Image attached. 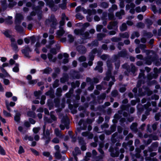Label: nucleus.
<instances>
[{
  "mask_svg": "<svg viewBox=\"0 0 161 161\" xmlns=\"http://www.w3.org/2000/svg\"><path fill=\"white\" fill-rule=\"evenodd\" d=\"M43 135L42 138L44 140H46V143L47 144L50 141L51 138L50 136V133L52 132V129L50 128L49 130L47 129L46 130V125L45 124L43 126Z\"/></svg>",
  "mask_w": 161,
  "mask_h": 161,
  "instance_id": "f257e3e1",
  "label": "nucleus"
},
{
  "mask_svg": "<svg viewBox=\"0 0 161 161\" xmlns=\"http://www.w3.org/2000/svg\"><path fill=\"white\" fill-rule=\"evenodd\" d=\"M45 22L46 24L47 25L52 23V24L51 25V26L52 27H54L56 24V20L53 15H52L49 19H47Z\"/></svg>",
  "mask_w": 161,
  "mask_h": 161,
  "instance_id": "f03ea898",
  "label": "nucleus"
},
{
  "mask_svg": "<svg viewBox=\"0 0 161 161\" xmlns=\"http://www.w3.org/2000/svg\"><path fill=\"white\" fill-rule=\"evenodd\" d=\"M69 123L67 121V119L64 118L61 120V124L60 125L59 127L61 130H62L64 129L65 127L67 129H68L69 128Z\"/></svg>",
  "mask_w": 161,
  "mask_h": 161,
  "instance_id": "7ed1b4c3",
  "label": "nucleus"
},
{
  "mask_svg": "<svg viewBox=\"0 0 161 161\" xmlns=\"http://www.w3.org/2000/svg\"><path fill=\"white\" fill-rule=\"evenodd\" d=\"M11 42V46L13 49L16 52L18 51V47L16 43L15 39L14 38H11L10 39Z\"/></svg>",
  "mask_w": 161,
  "mask_h": 161,
  "instance_id": "20e7f679",
  "label": "nucleus"
},
{
  "mask_svg": "<svg viewBox=\"0 0 161 161\" xmlns=\"http://www.w3.org/2000/svg\"><path fill=\"white\" fill-rule=\"evenodd\" d=\"M31 51V49L27 46L25 47V49L22 50V52L26 57L29 58L30 57L29 53Z\"/></svg>",
  "mask_w": 161,
  "mask_h": 161,
  "instance_id": "39448f33",
  "label": "nucleus"
},
{
  "mask_svg": "<svg viewBox=\"0 0 161 161\" xmlns=\"http://www.w3.org/2000/svg\"><path fill=\"white\" fill-rule=\"evenodd\" d=\"M117 24V23L116 22H110L108 25L107 28L109 30L117 29V26H116Z\"/></svg>",
  "mask_w": 161,
  "mask_h": 161,
  "instance_id": "423d86ee",
  "label": "nucleus"
},
{
  "mask_svg": "<svg viewBox=\"0 0 161 161\" xmlns=\"http://www.w3.org/2000/svg\"><path fill=\"white\" fill-rule=\"evenodd\" d=\"M81 135L84 137H87V138L89 139H92L93 136V134L92 133L87 131L83 132Z\"/></svg>",
  "mask_w": 161,
  "mask_h": 161,
  "instance_id": "0eeeda50",
  "label": "nucleus"
},
{
  "mask_svg": "<svg viewBox=\"0 0 161 161\" xmlns=\"http://www.w3.org/2000/svg\"><path fill=\"white\" fill-rule=\"evenodd\" d=\"M23 19V16L22 14H17L16 15V18L15 20L16 24H20L21 21Z\"/></svg>",
  "mask_w": 161,
  "mask_h": 161,
  "instance_id": "6e6552de",
  "label": "nucleus"
},
{
  "mask_svg": "<svg viewBox=\"0 0 161 161\" xmlns=\"http://www.w3.org/2000/svg\"><path fill=\"white\" fill-rule=\"evenodd\" d=\"M103 65V63L102 61H98L97 62V65L95 68V70H97L98 71L101 73L102 72L103 69L102 66Z\"/></svg>",
  "mask_w": 161,
  "mask_h": 161,
  "instance_id": "1a4fd4ad",
  "label": "nucleus"
},
{
  "mask_svg": "<svg viewBox=\"0 0 161 161\" xmlns=\"http://www.w3.org/2000/svg\"><path fill=\"white\" fill-rule=\"evenodd\" d=\"M84 31L85 29L84 28H81L80 29H75L74 30V33L75 35H80L83 36Z\"/></svg>",
  "mask_w": 161,
  "mask_h": 161,
  "instance_id": "9d476101",
  "label": "nucleus"
},
{
  "mask_svg": "<svg viewBox=\"0 0 161 161\" xmlns=\"http://www.w3.org/2000/svg\"><path fill=\"white\" fill-rule=\"evenodd\" d=\"M77 50L79 53L82 54L85 53L86 52V48L81 45L78 46L77 47Z\"/></svg>",
  "mask_w": 161,
  "mask_h": 161,
  "instance_id": "9b49d317",
  "label": "nucleus"
},
{
  "mask_svg": "<svg viewBox=\"0 0 161 161\" xmlns=\"http://www.w3.org/2000/svg\"><path fill=\"white\" fill-rule=\"evenodd\" d=\"M158 76V75L156 74H149L147 75V79L149 80H151L153 78L156 79Z\"/></svg>",
  "mask_w": 161,
  "mask_h": 161,
  "instance_id": "f8f14e48",
  "label": "nucleus"
},
{
  "mask_svg": "<svg viewBox=\"0 0 161 161\" xmlns=\"http://www.w3.org/2000/svg\"><path fill=\"white\" fill-rule=\"evenodd\" d=\"M54 133L57 136L62 138V135L61 134V131L58 128H55L54 130Z\"/></svg>",
  "mask_w": 161,
  "mask_h": 161,
  "instance_id": "ddd939ff",
  "label": "nucleus"
},
{
  "mask_svg": "<svg viewBox=\"0 0 161 161\" xmlns=\"http://www.w3.org/2000/svg\"><path fill=\"white\" fill-rule=\"evenodd\" d=\"M98 150L101 155L98 156L97 158L98 159H101L103 158L104 157V152L101 148H99Z\"/></svg>",
  "mask_w": 161,
  "mask_h": 161,
  "instance_id": "4468645a",
  "label": "nucleus"
},
{
  "mask_svg": "<svg viewBox=\"0 0 161 161\" xmlns=\"http://www.w3.org/2000/svg\"><path fill=\"white\" fill-rule=\"evenodd\" d=\"M47 95L49 96L50 97L52 98H53L55 96L54 95V92L52 90H50L46 93Z\"/></svg>",
  "mask_w": 161,
  "mask_h": 161,
  "instance_id": "2eb2a0df",
  "label": "nucleus"
},
{
  "mask_svg": "<svg viewBox=\"0 0 161 161\" xmlns=\"http://www.w3.org/2000/svg\"><path fill=\"white\" fill-rule=\"evenodd\" d=\"M137 124L136 123H133L130 126V128L133 131L136 132L137 131Z\"/></svg>",
  "mask_w": 161,
  "mask_h": 161,
  "instance_id": "dca6fc26",
  "label": "nucleus"
},
{
  "mask_svg": "<svg viewBox=\"0 0 161 161\" xmlns=\"http://www.w3.org/2000/svg\"><path fill=\"white\" fill-rule=\"evenodd\" d=\"M18 24H16L15 29L19 32H22L23 31V28L21 26L19 25Z\"/></svg>",
  "mask_w": 161,
  "mask_h": 161,
  "instance_id": "f3484780",
  "label": "nucleus"
},
{
  "mask_svg": "<svg viewBox=\"0 0 161 161\" xmlns=\"http://www.w3.org/2000/svg\"><path fill=\"white\" fill-rule=\"evenodd\" d=\"M125 14V12L123 10H121L119 12H118L116 14V15L117 17L119 18V19H121V16Z\"/></svg>",
  "mask_w": 161,
  "mask_h": 161,
  "instance_id": "a211bd4d",
  "label": "nucleus"
},
{
  "mask_svg": "<svg viewBox=\"0 0 161 161\" xmlns=\"http://www.w3.org/2000/svg\"><path fill=\"white\" fill-rule=\"evenodd\" d=\"M63 56L65 58L63 59V63L64 64H66L68 63L69 61L68 58L69 56L68 54L67 53H65L64 54Z\"/></svg>",
  "mask_w": 161,
  "mask_h": 161,
  "instance_id": "6ab92c4d",
  "label": "nucleus"
},
{
  "mask_svg": "<svg viewBox=\"0 0 161 161\" xmlns=\"http://www.w3.org/2000/svg\"><path fill=\"white\" fill-rule=\"evenodd\" d=\"M20 115L21 114L20 113H16L14 117V119L15 121L17 122H19L20 119Z\"/></svg>",
  "mask_w": 161,
  "mask_h": 161,
  "instance_id": "aec40b11",
  "label": "nucleus"
},
{
  "mask_svg": "<svg viewBox=\"0 0 161 161\" xmlns=\"http://www.w3.org/2000/svg\"><path fill=\"white\" fill-rule=\"evenodd\" d=\"M45 1L46 3V4L48 5L49 7H53L54 6V3L53 0L48 1L47 0H45Z\"/></svg>",
  "mask_w": 161,
  "mask_h": 161,
  "instance_id": "412c9836",
  "label": "nucleus"
},
{
  "mask_svg": "<svg viewBox=\"0 0 161 161\" xmlns=\"http://www.w3.org/2000/svg\"><path fill=\"white\" fill-rule=\"evenodd\" d=\"M110 151L111 152V155L113 157H118L119 154V153L118 151H116L115 153L112 152V150L110 149Z\"/></svg>",
  "mask_w": 161,
  "mask_h": 161,
  "instance_id": "4be33fe9",
  "label": "nucleus"
},
{
  "mask_svg": "<svg viewBox=\"0 0 161 161\" xmlns=\"http://www.w3.org/2000/svg\"><path fill=\"white\" fill-rule=\"evenodd\" d=\"M83 37H84L85 39H89L91 37V36L90 35L89 33L88 32H86L83 33Z\"/></svg>",
  "mask_w": 161,
  "mask_h": 161,
  "instance_id": "5701e85b",
  "label": "nucleus"
},
{
  "mask_svg": "<svg viewBox=\"0 0 161 161\" xmlns=\"http://www.w3.org/2000/svg\"><path fill=\"white\" fill-rule=\"evenodd\" d=\"M130 106V105L127 104L126 105H122L120 106V108L122 110H126L127 108H128Z\"/></svg>",
  "mask_w": 161,
  "mask_h": 161,
  "instance_id": "b1692460",
  "label": "nucleus"
},
{
  "mask_svg": "<svg viewBox=\"0 0 161 161\" xmlns=\"http://www.w3.org/2000/svg\"><path fill=\"white\" fill-rule=\"evenodd\" d=\"M68 40L69 42L71 43L74 42V37L71 34H69L68 36Z\"/></svg>",
  "mask_w": 161,
  "mask_h": 161,
  "instance_id": "393cba45",
  "label": "nucleus"
},
{
  "mask_svg": "<svg viewBox=\"0 0 161 161\" xmlns=\"http://www.w3.org/2000/svg\"><path fill=\"white\" fill-rule=\"evenodd\" d=\"M52 69L51 68L47 67L43 70V73L45 74H49L51 72Z\"/></svg>",
  "mask_w": 161,
  "mask_h": 161,
  "instance_id": "a878e982",
  "label": "nucleus"
},
{
  "mask_svg": "<svg viewBox=\"0 0 161 161\" xmlns=\"http://www.w3.org/2000/svg\"><path fill=\"white\" fill-rule=\"evenodd\" d=\"M55 156L57 159H59L61 158L62 156L60 153V151L56 152L55 153Z\"/></svg>",
  "mask_w": 161,
  "mask_h": 161,
  "instance_id": "bb28decb",
  "label": "nucleus"
},
{
  "mask_svg": "<svg viewBox=\"0 0 161 161\" xmlns=\"http://www.w3.org/2000/svg\"><path fill=\"white\" fill-rule=\"evenodd\" d=\"M140 36V34L138 32H135L133 33L132 34L131 38L132 39H133L135 37H138Z\"/></svg>",
  "mask_w": 161,
  "mask_h": 161,
  "instance_id": "cd10ccee",
  "label": "nucleus"
},
{
  "mask_svg": "<svg viewBox=\"0 0 161 161\" xmlns=\"http://www.w3.org/2000/svg\"><path fill=\"white\" fill-rule=\"evenodd\" d=\"M127 25L125 23H123L120 27V29L121 31H124L127 29Z\"/></svg>",
  "mask_w": 161,
  "mask_h": 161,
  "instance_id": "c85d7f7f",
  "label": "nucleus"
},
{
  "mask_svg": "<svg viewBox=\"0 0 161 161\" xmlns=\"http://www.w3.org/2000/svg\"><path fill=\"white\" fill-rule=\"evenodd\" d=\"M12 17L11 16H8V18L5 19V22L8 24H11L12 23V21L11 20Z\"/></svg>",
  "mask_w": 161,
  "mask_h": 161,
  "instance_id": "c756f323",
  "label": "nucleus"
},
{
  "mask_svg": "<svg viewBox=\"0 0 161 161\" xmlns=\"http://www.w3.org/2000/svg\"><path fill=\"white\" fill-rule=\"evenodd\" d=\"M111 76V72L110 70H108V72L107 73V76L104 78V80L107 81H108L109 80L110 77Z\"/></svg>",
  "mask_w": 161,
  "mask_h": 161,
  "instance_id": "7c9ffc66",
  "label": "nucleus"
},
{
  "mask_svg": "<svg viewBox=\"0 0 161 161\" xmlns=\"http://www.w3.org/2000/svg\"><path fill=\"white\" fill-rule=\"evenodd\" d=\"M64 31L63 29L61 28L60 30L57 31V34L58 36H62L64 33Z\"/></svg>",
  "mask_w": 161,
  "mask_h": 161,
  "instance_id": "2f4dec72",
  "label": "nucleus"
},
{
  "mask_svg": "<svg viewBox=\"0 0 161 161\" xmlns=\"http://www.w3.org/2000/svg\"><path fill=\"white\" fill-rule=\"evenodd\" d=\"M24 140H28L29 141H33V138L31 136H28L26 135L24 137Z\"/></svg>",
  "mask_w": 161,
  "mask_h": 161,
  "instance_id": "473e14b6",
  "label": "nucleus"
},
{
  "mask_svg": "<svg viewBox=\"0 0 161 161\" xmlns=\"http://www.w3.org/2000/svg\"><path fill=\"white\" fill-rule=\"evenodd\" d=\"M108 4L105 2H103L101 4V7L102 8H108Z\"/></svg>",
  "mask_w": 161,
  "mask_h": 161,
  "instance_id": "72a5a7b5",
  "label": "nucleus"
},
{
  "mask_svg": "<svg viewBox=\"0 0 161 161\" xmlns=\"http://www.w3.org/2000/svg\"><path fill=\"white\" fill-rule=\"evenodd\" d=\"M68 78V76L67 75H66L65 76H64L62 78H61L60 79L61 82L62 83L65 82L66 80H67Z\"/></svg>",
  "mask_w": 161,
  "mask_h": 161,
  "instance_id": "f704fd0d",
  "label": "nucleus"
},
{
  "mask_svg": "<svg viewBox=\"0 0 161 161\" xmlns=\"http://www.w3.org/2000/svg\"><path fill=\"white\" fill-rule=\"evenodd\" d=\"M105 35L104 34H99L97 35V39L99 40H102L103 38L105 36Z\"/></svg>",
  "mask_w": 161,
  "mask_h": 161,
  "instance_id": "c9c22d12",
  "label": "nucleus"
},
{
  "mask_svg": "<svg viewBox=\"0 0 161 161\" xmlns=\"http://www.w3.org/2000/svg\"><path fill=\"white\" fill-rule=\"evenodd\" d=\"M19 65L18 64H16L15 66L13 69V70L14 72H18L19 71Z\"/></svg>",
  "mask_w": 161,
  "mask_h": 161,
  "instance_id": "e433bc0d",
  "label": "nucleus"
},
{
  "mask_svg": "<svg viewBox=\"0 0 161 161\" xmlns=\"http://www.w3.org/2000/svg\"><path fill=\"white\" fill-rule=\"evenodd\" d=\"M136 26L139 28H142L144 27L145 26V25L142 22H140L138 23L137 24Z\"/></svg>",
  "mask_w": 161,
  "mask_h": 161,
  "instance_id": "4c0bfd02",
  "label": "nucleus"
},
{
  "mask_svg": "<svg viewBox=\"0 0 161 161\" xmlns=\"http://www.w3.org/2000/svg\"><path fill=\"white\" fill-rule=\"evenodd\" d=\"M111 41L113 42H116L121 40L120 38L117 37H113L111 39Z\"/></svg>",
  "mask_w": 161,
  "mask_h": 161,
  "instance_id": "58836bf2",
  "label": "nucleus"
},
{
  "mask_svg": "<svg viewBox=\"0 0 161 161\" xmlns=\"http://www.w3.org/2000/svg\"><path fill=\"white\" fill-rule=\"evenodd\" d=\"M46 97L45 96L43 95L42 96L41 98V101H40V103L41 104H44L45 103L44 100H45Z\"/></svg>",
  "mask_w": 161,
  "mask_h": 161,
  "instance_id": "ea45409f",
  "label": "nucleus"
},
{
  "mask_svg": "<svg viewBox=\"0 0 161 161\" xmlns=\"http://www.w3.org/2000/svg\"><path fill=\"white\" fill-rule=\"evenodd\" d=\"M3 113L4 115L7 117H9L11 116V114L7 112L6 110H3Z\"/></svg>",
  "mask_w": 161,
  "mask_h": 161,
  "instance_id": "a19ab883",
  "label": "nucleus"
},
{
  "mask_svg": "<svg viewBox=\"0 0 161 161\" xmlns=\"http://www.w3.org/2000/svg\"><path fill=\"white\" fill-rule=\"evenodd\" d=\"M0 154L2 155H5V152L3 148L0 145Z\"/></svg>",
  "mask_w": 161,
  "mask_h": 161,
  "instance_id": "79ce46f5",
  "label": "nucleus"
},
{
  "mask_svg": "<svg viewBox=\"0 0 161 161\" xmlns=\"http://www.w3.org/2000/svg\"><path fill=\"white\" fill-rule=\"evenodd\" d=\"M86 58L84 56H81L79 58L78 60L80 62H82L86 61Z\"/></svg>",
  "mask_w": 161,
  "mask_h": 161,
  "instance_id": "37998d69",
  "label": "nucleus"
},
{
  "mask_svg": "<svg viewBox=\"0 0 161 161\" xmlns=\"http://www.w3.org/2000/svg\"><path fill=\"white\" fill-rule=\"evenodd\" d=\"M40 129V127L34 128L33 129V131L36 134L39 132Z\"/></svg>",
  "mask_w": 161,
  "mask_h": 161,
  "instance_id": "c03bdc74",
  "label": "nucleus"
},
{
  "mask_svg": "<svg viewBox=\"0 0 161 161\" xmlns=\"http://www.w3.org/2000/svg\"><path fill=\"white\" fill-rule=\"evenodd\" d=\"M103 28V26L101 25H98L96 27V30L97 31L100 32Z\"/></svg>",
  "mask_w": 161,
  "mask_h": 161,
  "instance_id": "a18cd8bd",
  "label": "nucleus"
},
{
  "mask_svg": "<svg viewBox=\"0 0 161 161\" xmlns=\"http://www.w3.org/2000/svg\"><path fill=\"white\" fill-rule=\"evenodd\" d=\"M59 80H56L53 84V86L54 88H56L58 86V85Z\"/></svg>",
  "mask_w": 161,
  "mask_h": 161,
  "instance_id": "49530a36",
  "label": "nucleus"
},
{
  "mask_svg": "<svg viewBox=\"0 0 161 161\" xmlns=\"http://www.w3.org/2000/svg\"><path fill=\"white\" fill-rule=\"evenodd\" d=\"M30 150L35 155L38 156L39 155V153L36 150L32 148H31Z\"/></svg>",
  "mask_w": 161,
  "mask_h": 161,
  "instance_id": "de8ad7c7",
  "label": "nucleus"
},
{
  "mask_svg": "<svg viewBox=\"0 0 161 161\" xmlns=\"http://www.w3.org/2000/svg\"><path fill=\"white\" fill-rule=\"evenodd\" d=\"M117 9V6L115 4L113 5L111 8H110L108 10L109 11H111V10L112 9L113 10H116Z\"/></svg>",
  "mask_w": 161,
  "mask_h": 161,
  "instance_id": "09e8293b",
  "label": "nucleus"
},
{
  "mask_svg": "<svg viewBox=\"0 0 161 161\" xmlns=\"http://www.w3.org/2000/svg\"><path fill=\"white\" fill-rule=\"evenodd\" d=\"M52 142L55 143H58L59 142V139L55 137L54 138L52 141Z\"/></svg>",
  "mask_w": 161,
  "mask_h": 161,
  "instance_id": "8fccbe9b",
  "label": "nucleus"
},
{
  "mask_svg": "<svg viewBox=\"0 0 161 161\" xmlns=\"http://www.w3.org/2000/svg\"><path fill=\"white\" fill-rule=\"evenodd\" d=\"M161 117V113H159L156 114L155 118L156 120H158L159 119V117Z\"/></svg>",
  "mask_w": 161,
  "mask_h": 161,
  "instance_id": "3c124183",
  "label": "nucleus"
},
{
  "mask_svg": "<svg viewBox=\"0 0 161 161\" xmlns=\"http://www.w3.org/2000/svg\"><path fill=\"white\" fill-rule=\"evenodd\" d=\"M144 36L148 38H150L153 36V35L151 33L147 32L145 34Z\"/></svg>",
  "mask_w": 161,
  "mask_h": 161,
  "instance_id": "603ef678",
  "label": "nucleus"
},
{
  "mask_svg": "<svg viewBox=\"0 0 161 161\" xmlns=\"http://www.w3.org/2000/svg\"><path fill=\"white\" fill-rule=\"evenodd\" d=\"M24 152V150L23 148V147L21 146H20L19 147V149L18 151V153L19 154H21Z\"/></svg>",
  "mask_w": 161,
  "mask_h": 161,
  "instance_id": "864d4df0",
  "label": "nucleus"
},
{
  "mask_svg": "<svg viewBox=\"0 0 161 161\" xmlns=\"http://www.w3.org/2000/svg\"><path fill=\"white\" fill-rule=\"evenodd\" d=\"M30 40L31 44H34L36 42V38L34 36H31L30 37Z\"/></svg>",
  "mask_w": 161,
  "mask_h": 161,
  "instance_id": "5fc2aeb1",
  "label": "nucleus"
},
{
  "mask_svg": "<svg viewBox=\"0 0 161 161\" xmlns=\"http://www.w3.org/2000/svg\"><path fill=\"white\" fill-rule=\"evenodd\" d=\"M75 152L76 153V155L80 153V149L78 147H76L75 148Z\"/></svg>",
  "mask_w": 161,
  "mask_h": 161,
  "instance_id": "6e6d98bb",
  "label": "nucleus"
},
{
  "mask_svg": "<svg viewBox=\"0 0 161 161\" xmlns=\"http://www.w3.org/2000/svg\"><path fill=\"white\" fill-rule=\"evenodd\" d=\"M121 37L123 38H128L129 37V34L127 32H125L122 34L121 35Z\"/></svg>",
  "mask_w": 161,
  "mask_h": 161,
  "instance_id": "4d7b16f0",
  "label": "nucleus"
},
{
  "mask_svg": "<svg viewBox=\"0 0 161 161\" xmlns=\"http://www.w3.org/2000/svg\"><path fill=\"white\" fill-rule=\"evenodd\" d=\"M111 95L113 97H115L118 95V92L116 90L113 91L112 92Z\"/></svg>",
  "mask_w": 161,
  "mask_h": 161,
  "instance_id": "13d9d810",
  "label": "nucleus"
},
{
  "mask_svg": "<svg viewBox=\"0 0 161 161\" xmlns=\"http://www.w3.org/2000/svg\"><path fill=\"white\" fill-rule=\"evenodd\" d=\"M4 34L6 37L9 38H10V39L11 38H13V37H11V36L9 34L7 31H5V32L4 33Z\"/></svg>",
  "mask_w": 161,
  "mask_h": 161,
  "instance_id": "bf43d9fd",
  "label": "nucleus"
},
{
  "mask_svg": "<svg viewBox=\"0 0 161 161\" xmlns=\"http://www.w3.org/2000/svg\"><path fill=\"white\" fill-rule=\"evenodd\" d=\"M5 95L6 97H10L12 96V94L11 92H6Z\"/></svg>",
  "mask_w": 161,
  "mask_h": 161,
  "instance_id": "052dcab7",
  "label": "nucleus"
},
{
  "mask_svg": "<svg viewBox=\"0 0 161 161\" xmlns=\"http://www.w3.org/2000/svg\"><path fill=\"white\" fill-rule=\"evenodd\" d=\"M42 154L45 156L48 157L50 155V153L48 152H44L42 153Z\"/></svg>",
  "mask_w": 161,
  "mask_h": 161,
  "instance_id": "680f3d73",
  "label": "nucleus"
},
{
  "mask_svg": "<svg viewBox=\"0 0 161 161\" xmlns=\"http://www.w3.org/2000/svg\"><path fill=\"white\" fill-rule=\"evenodd\" d=\"M37 82V80H30L29 82V83L30 84H36Z\"/></svg>",
  "mask_w": 161,
  "mask_h": 161,
  "instance_id": "e2e57ef3",
  "label": "nucleus"
},
{
  "mask_svg": "<svg viewBox=\"0 0 161 161\" xmlns=\"http://www.w3.org/2000/svg\"><path fill=\"white\" fill-rule=\"evenodd\" d=\"M50 52L53 54H56L57 53L56 49L55 48H53L50 50Z\"/></svg>",
  "mask_w": 161,
  "mask_h": 161,
  "instance_id": "0e129e2a",
  "label": "nucleus"
},
{
  "mask_svg": "<svg viewBox=\"0 0 161 161\" xmlns=\"http://www.w3.org/2000/svg\"><path fill=\"white\" fill-rule=\"evenodd\" d=\"M141 73H140L139 76V78H140L142 77H143L144 75V70H141Z\"/></svg>",
  "mask_w": 161,
  "mask_h": 161,
  "instance_id": "69168bd1",
  "label": "nucleus"
},
{
  "mask_svg": "<svg viewBox=\"0 0 161 161\" xmlns=\"http://www.w3.org/2000/svg\"><path fill=\"white\" fill-rule=\"evenodd\" d=\"M159 98L158 96L154 95L152 96V99H153L158 100Z\"/></svg>",
  "mask_w": 161,
  "mask_h": 161,
  "instance_id": "338daca9",
  "label": "nucleus"
},
{
  "mask_svg": "<svg viewBox=\"0 0 161 161\" xmlns=\"http://www.w3.org/2000/svg\"><path fill=\"white\" fill-rule=\"evenodd\" d=\"M97 6V4L96 3H94L93 4H91L89 5V7L91 8H95Z\"/></svg>",
  "mask_w": 161,
  "mask_h": 161,
  "instance_id": "774afa93",
  "label": "nucleus"
}]
</instances>
